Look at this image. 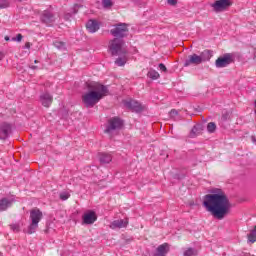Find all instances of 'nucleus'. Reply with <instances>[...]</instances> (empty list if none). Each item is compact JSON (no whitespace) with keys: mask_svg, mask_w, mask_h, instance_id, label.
I'll use <instances>...</instances> for the list:
<instances>
[{"mask_svg":"<svg viewBox=\"0 0 256 256\" xmlns=\"http://www.w3.org/2000/svg\"><path fill=\"white\" fill-rule=\"evenodd\" d=\"M203 129H205L203 124L194 125L193 128L190 131L189 137L191 139H195V137H197L198 135H201V133L203 132Z\"/></svg>","mask_w":256,"mask_h":256,"instance_id":"obj_15","label":"nucleus"},{"mask_svg":"<svg viewBox=\"0 0 256 256\" xmlns=\"http://www.w3.org/2000/svg\"><path fill=\"white\" fill-rule=\"evenodd\" d=\"M3 59V53L0 52V61Z\"/></svg>","mask_w":256,"mask_h":256,"instance_id":"obj_44","label":"nucleus"},{"mask_svg":"<svg viewBox=\"0 0 256 256\" xmlns=\"http://www.w3.org/2000/svg\"><path fill=\"white\" fill-rule=\"evenodd\" d=\"M168 5H175L177 0H167Z\"/></svg>","mask_w":256,"mask_h":256,"instance_id":"obj_40","label":"nucleus"},{"mask_svg":"<svg viewBox=\"0 0 256 256\" xmlns=\"http://www.w3.org/2000/svg\"><path fill=\"white\" fill-rule=\"evenodd\" d=\"M64 19H65V21H69V19H71V13H66L64 15Z\"/></svg>","mask_w":256,"mask_h":256,"instance_id":"obj_38","label":"nucleus"},{"mask_svg":"<svg viewBox=\"0 0 256 256\" xmlns=\"http://www.w3.org/2000/svg\"><path fill=\"white\" fill-rule=\"evenodd\" d=\"M84 225H93L97 221V214L93 211L85 213L82 217Z\"/></svg>","mask_w":256,"mask_h":256,"instance_id":"obj_12","label":"nucleus"},{"mask_svg":"<svg viewBox=\"0 0 256 256\" xmlns=\"http://www.w3.org/2000/svg\"><path fill=\"white\" fill-rule=\"evenodd\" d=\"M148 77L150 79L156 80V79H159L160 75H159V72H157L155 70H151L148 72Z\"/></svg>","mask_w":256,"mask_h":256,"instance_id":"obj_26","label":"nucleus"},{"mask_svg":"<svg viewBox=\"0 0 256 256\" xmlns=\"http://www.w3.org/2000/svg\"><path fill=\"white\" fill-rule=\"evenodd\" d=\"M34 63H38L37 60H35Z\"/></svg>","mask_w":256,"mask_h":256,"instance_id":"obj_45","label":"nucleus"},{"mask_svg":"<svg viewBox=\"0 0 256 256\" xmlns=\"http://www.w3.org/2000/svg\"><path fill=\"white\" fill-rule=\"evenodd\" d=\"M123 119L120 117H112L108 120V125L105 129V133H111V131H119V129L123 128L124 125Z\"/></svg>","mask_w":256,"mask_h":256,"instance_id":"obj_7","label":"nucleus"},{"mask_svg":"<svg viewBox=\"0 0 256 256\" xmlns=\"http://www.w3.org/2000/svg\"><path fill=\"white\" fill-rule=\"evenodd\" d=\"M124 105L127 107V109L135 111V113H141V111H143V106H141V104L135 100L125 101Z\"/></svg>","mask_w":256,"mask_h":256,"instance_id":"obj_10","label":"nucleus"},{"mask_svg":"<svg viewBox=\"0 0 256 256\" xmlns=\"http://www.w3.org/2000/svg\"><path fill=\"white\" fill-rule=\"evenodd\" d=\"M174 179L181 181V179H185V174H175Z\"/></svg>","mask_w":256,"mask_h":256,"instance_id":"obj_35","label":"nucleus"},{"mask_svg":"<svg viewBox=\"0 0 256 256\" xmlns=\"http://www.w3.org/2000/svg\"><path fill=\"white\" fill-rule=\"evenodd\" d=\"M30 69L35 70V69H39V67H37V66H35V65H32V66H30Z\"/></svg>","mask_w":256,"mask_h":256,"instance_id":"obj_42","label":"nucleus"},{"mask_svg":"<svg viewBox=\"0 0 256 256\" xmlns=\"http://www.w3.org/2000/svg\"><path fill=\"white\" fill-rule=\"evenodd\" d=\"M110 34L115 37V39H125L129 35V28L125 23H119L110 30Z\"/></svg>","mask_w":256,"mask_h":256,"instance_id":"obj_6","label":"nucleus"},{"mask_svg":"<svg viewBox=\"0 0 256 256\" xmlns=\"http://www.w3.org/2000/svg\"><path fill=\"white\" fill-rule=\"evenodd\" d=\"M40 102L43 107L49 108L53 103V96L49 92L42 93L40 95Z\"/></svg>","mask_w":256,"mask_h":256,"instance_id":"obj_14","label":"nucleus"},{"mask_svg":"<svg viewBox=\"0 0 256 256\" xmlns=\"http://www.w3.org/2000/svg\"><path fill=\"white\" fill-rule=\"evenodd\" d=\"M127 225H129V221L123 220V219H119V220H114L111 225L110 228L111 229H123V227H127Z\"/></svg>","mask_w":256,"mask_h":256,"instance_id":"obj_16","label":"nucleus"},{"mask_svg":"<svg viewBox=\"0 0 256 256\" xmlns=\"http://www.w3.org/2000/svg\"><path fill=\"white\" fill-rule=\"evenodd\" d=\"M102 5H103L104 9H110V7H113V1L102 0Z\"/></svg>","mask_w":256,"mask_h":256,"instance_id":"obj_27","label":"nucleus"},{"mask_svg":"<svg viewBox=\"0 0 256 256\" xmlns=\"http://www.w3.org/2000/svg\"><path fill=\"white\" fill-rule=\"evenodd\" d=\"M88 92L82 95V103L87 109H93L109 93L107 86L98 82L87 83Z\"/></svg>","mask_w":256,"mask_h":256,"instance_id":"obj_2","label":"nucleus"},{"mask_svg":"<svg viewBox=\"0 0 256 256\" xmlns=\"http://www.w3.org/2000/svg\"><path fill=\"white\" fill-rule=\"evenodd\" d=\"M30 219L31 223L28 226L26 230H24V233H27L28 235H33V233L37 232V229H39V222L41 219H43V212L39 210V208H34L30 211Z\"/></svg>","mask_w":256,"mask_h":256,"instance_id":"obj_3","label":"nucleus"},{"mask_svg":"<svg viewBox=\"0 0 256 256\" xmlns=\"http://www.w3.org/2000/svg\"><path fill=\"white\" fill-rule=\"evenodd\" d=\"M69 197H71V194H69L68 192H62V193H60V199H61V201H67V199H69Z\"/></svg>","mask_w":256,"mask_h":256,"instance_id":"obj_28","label":"nucleus"},{"mask_svg":"<svg viewBox=\"0 0 256 256\" xmlns=\"http://www.w3.org/2000/svg\"><path fill=\"white\" fill-rule=\"evenodd\" d=\"M41 22L50 27V25L55 23V14L49 10H44L41 14Z\"/></svg>","mask_w":256,"mask_h":256,"instance_id":"obj_9","label":"nucleus"},{"mask_svg":"<svg viewBox=\"0 0 256 256\" xmlns=\"http://www.w3.org/2000/svg\"><path fill=\"white\" fill-rule=\"evenodd\" d=\"M216 130H217V124H215V122H209L207 124V131H208V133H213Z\"/></svg>","mask_w":256,"mask_h":256,"instance_id":"obj_24","label":"nucleus"},{"mask_svg":"<svg viewBox=\"0 0 256 256\" xmlns=\"http://www.w3.org/2000/svg\"><path fill=\"white\" fill-rule=\"evenodd\" d=\"M10 227L13 231H19V224H12Z\"/></svg>","mask_w":256,"mask_h":256,"instance_id":"obj_36","label":"nucleus"},{"mask_svg":"<svg viewBox=\"0 0 256 256\" xmlns=\"http://www.w3.org/2000/svg\"><path fill=\"white\" fill-rule=\"evenodd\" d=\"M159 69H160V71H163L164 73H167V67L165 66V64L160 63L159 64Z\"/></svg>","mask_w":256,"mask_h":256,"instance_id":"obj_34","label":"nucleus"},{"mask_svg":"<svg viewBox=\"0 0 256 256\" xmlns=\"http://www.w3.org/2000/svg\"><path fill=\"white\" fill-rule=\"evenodd\" d=\"M22 40H23L22 34H17L16 37L12 38V41H17L18 43H21Z\"/></svg>","mask_w":256,"mask_h":256,"instance_id":"obj_33","label":"nucleus"},{"mask_svg":"<svg viewBox=\"0 0 256 256\" xmlns=\"http://www.w3.org/2000/svg\"><path fill=\"white\" fill-rule=\"evenodd\" d=\"M81 7H83V5H81V4H74L73 14L77 15V13L79 12V9H81Z\"/></svg>","mask_w":256,"mask_h":256,"instance_id":"obj_31","label":"nucleus"},{"mask_svg":"<svg viewBox=\"0 0 256 256\" xmlns=\"http://www.w3.org/2000/svg\"><path fill=\"white\" fill-rule=\"evenodd\" d=\"M170 115V118L171 119H175V117H177V115H179V111L175 110V109H172L169 113Z\"/></svg>","mask_w":256,"mask_h":256,"instance_id":"obj_32","label":"nucleus"},{"mask_svg":"<svg viewBox=\"0 0 256 256\" xmlns=\"http://www.w3.org/2000/svg\"><path fill=\"white\" fill-rule=\"evenodd\" d=\"M169 253V244L164 243L157 247L156 253L153 256H167Z\"/></svg>","mask_w":256,"mask_h":256,"instance_id":"obj_17","label":"nucleus"},{"mask_svg":"<svg viewBox=\"0 0 256 256\" xmlns=\"http://www.w3.org/2000/svg\"><path fill=\"white\" fill-rule=\"evenodd\" d=\"M201 63V57L197 54H192L184 61V67H189L190 65H201Z\"/></svg>","mask_w":256,"mask_h":256,"instance_id":"obj_13","label":"nucleus"},{"mask_svg":"<svg viewBox=\"0 0 256 256\" xmlns=\"http://www.w3.org/2000/svg\"><path fill=\"white\" fill-rule=\"evenodd\" d=\"M9 7V0H0V9H6Z\"/></svg>","mask_w":256,"mask_h":256,"instance_id":"obj_29","label":"nucleus"},{"mask_svg":"<svg viewBox=\"0 0 256 256\" xmlns=\"http://www.w3.org/2000/svg\"><path fill=\"white\" fill-rule=\"evenodd\" d=\"M110 55L117 57L119 55H127V49H125V40L114 38L109 42L108 46Z\"/></svg>","mask_w":256,"mask_h":256,"instance_id":"obj_4","label":"nucleus"},{"mask_svg":"<svg viewBox=\"0 0 256 256\" xmlns=\"http://www.w3.org/2000/svg\"><path fill=\"white\" fill-rule=\"evenodd\" d=\"M4 39L5 41H11V38H9V36H5Z\"/></svg>","mask_w":256,"mask_h":256,"instance_id":"obj_43","label":"nucleus"},{"mask_svg":"<svg viewBox=\"0 0 256 256\" xmlns=\"http://www.w3.org/2000/svg\"><path fill=\"white\" fill-rule=\"evenodd\" d=\"M9 135H11V124L4 122L0 125V139L5 140Z\"/></svg>","mask_w":256,"mask_h":256,"instance_id":"obj_11","label":"nucleus"},{"mask_svg":"<svg viewBox=\"0 0 256 256\" xmlns=\"http://www.w3.org/2000/svg\"><path fill=\"white\" fill-rule=\"evenodd\" d=\"M248 241H249V243H255V241H256V226L250 232V234H248Z\"/></svg>","mask_w":256,"mask_h":256,"instance_id":"obj_23","label":"nucleus"},{"mask_svg":"<svg viewBox=\"0 0 256 256\" xmlns=\"http://www.w3.org/2000/svg\"><path fill=\"white\" fill-rule=\"evenodd\" d=\"M127 63V54H120L118 55V58L115 60V65L118 67H124V65Z\"/></svg>","mask_w":256,"mask_h":256,"instance_id":"obj_22","label":"nucleus"},{"mask_svg":"<svg viewBox=\"0 0 256 256\" xmlns=\"http://www.w3.org/2000/svg\"><path fill=\"white\" fill-rule=\"evenodd\" d=\"M201 59V63H205L207 61H211V57H213L212 50H204L198 55Z\"/></svg>","mask_w":256,"mask_h":256,"instance_id":"obj_20","label":"nucleus"},{"mask_svg":"<svg viewBox=\"0 0 256 256\" xmlns=\"http://www.w3.org/2000/svg\"><path fill=\"white\" fill-rule=\"evenodd\" d=\"M195 255V249L193 248H188L185 252H184V256H193Z\"/></svg>","mask_w":256,"mask_h":256,"instance_id":"obj_30","label":"nucleus"},{"mask_svg":"<svg viewBox=\"0 0 256 256\" xmlns=\"http://www.w3.org/2000/svg\"><path fill=\"white\" fill-rule=\"evenodd\" d=\"M231 63H235V54L233 53H225L224 55L218 57L215 61V67L217 69H224L225 67H229Z\"/></svg>","mask_w":256,"mask_h":256,"instance_id":"obj_5","label":"nucleus"},{"mask_svg":"<svg viewBox=\"0 0 256 256\" xmlns=\"http://www.w3.org/2000/svg\"><path fill=\"white\" fill-rule=\"evenodd\" d=\"M54 47H56V49H59L60 51H65V43L61 42V41H55L53 43Z\"/></svg>","mask_w":256,"mask_h":256,"instance_id":"obj_25","label":"nucleus"},{"mask_svg":"<svg viewBox=\"0 0 256 256\" xmlns=\"http://www.w3.org/2000/svg\"><path fill=\"white\" fill-rule=\"evenodd\" d=\"M229 119V113H225L222 115V121H227Z\"/></svg>","mask_w":256,"mask_h":256,"instance_id":"obj_37","label":"nucleus"},{"mask_svg":"<svg viewBox=\"0 0 256 256\" xmlns=\"http://www.w3.org/2000/svg\"><path fill=\"white\" fill-rule=\"evenodd\" d=\"M23 49H31V43L30 42H26Z\"/></svg>","mask_w":256,"mask_h":256,"instance_id":"obj_39","label":"nucleus"},{"mask_svg":"<svg viewBox=\"0 0 256 256\" xmlns=\"http://www.w3.org/2000/svg\"><path fill=\"white\" fill-rule=\"evenodd\" d=\"M211 193L204 196L203 207H205L208 213H211L214 219L223 221L231 212L229 196L219 188L212 189Z\"/></svg>","mask_w":256,"mask_h":256,"instance_id":"obj_1","label":"nucleus"},{"mask_svg":"<svg viewBox=\"0 0 256 256\" xmlns=\"http://www.w3.org/2000/svg\"><path fill=\"white\" fill-rule=\"evenodd\" d=\"M251 141L254 145H256V136H251Z\"/></svg>","mask_w":256,"mask_h":256,"instance_id":"obj_41","label":"nucleus"},{"mask_svg":"<svg viewBox=\"0 0 256 256\" xmlns=\"http://www.w3.org/2000/svg\"><path fill=\"white\" fill-rule=\"evenodd\" d=\"M98 158L102 165L109 164L110 161H113V157L111 156V154L105 152H100L98 154Z\"/></svg>","mask_w":256,"mask_h":256,"instance_id":"obj_19","label":"nucleus"},{"mask_svg":"<svg viewBox=\"0 0 256 256\" xmlns=\"http://www.w3.org/2000/svg\"><path fill=\"white\" fill-rule=\"evenodd\" d=\"M13 205V200L8 198H2L0 200V211H6V209H9Z\"/></svg>","mask_w":256,"mask_h":256,"instance_id":"obj_21","label":"nucleus"},{"mask_svg":"<svg viewBox=\"0 0 256 256\" xmlns=\"http://www.w3.org/2000/svg\"><path fill=\"white\" fill-rule=\"evenodd\" d=\"M89 33H97L99 31V22L97 20H89L86 24Z\"/></svg>","mask_w":256,"mask_h":256,"instance_id":"obj_18","label":"nucleus"},{"mask_svg":"<svg viewBox=\"0 0 256 256\" xmlns=\"http://www.w3.org/2000/svg\"><path fill=\"white\" fill-rule=\"evenodd\" d=\"M233 3L231 0H216L211 7L213 8L214 13H223L226 9H229Z\"/></svg>","mask_w":256,"mask_h":256,"instance_id":"obj_8","label":"nucleus"}]
</instances>
